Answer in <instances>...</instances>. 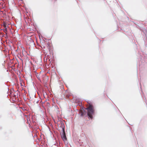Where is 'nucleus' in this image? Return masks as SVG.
Returning a JSON list of instances; mask_svg holds the SVG:
<instances>
[{"instance_id":"2","label":"nucleus","mask_w":147,"mask_h":147,"mask_svg":"<svg viewBox=\"0 0 147 147\" xmlns=\"http://www.w3.org/2000/svg\"><path fill=\"white\" fill-rule=\"evenodd\" d=\"M64 139L66 140V139L65 134H64V135L63 136V138Z\"/></svg>"},{"instance_id":"5","label":"nucleus","mask_w":147,"mask_h":147,"mask_svg":"<svg viewBox=\"0 0 147 147\" xmlns=\"http://www.w3.org/2000/svg\"><path fill=\"white\" fill-rule=\"evenodd\" d=\"M4 26L5 28V27H6V25H5V24H4Z\"/></svg>"},{"instance_id":"1","label":"nucleus","mask_w":147,"mask_h":147,"mask_svg":"<svg viewBox=\"0 0 147 147\" xmlns=\"http://www.w3.org/2000/svg\"><path fill=\"white\" fill-rule=\"evenodd\" d=\"M89 106L87 107L86 109L87 110V115L91 119L93 118V115L94 113V107L91 102H87Z\"/></svg>"},{"instance_id":"4","label":"nucleus","mask_w":147,"mask_h":147,"mask_svg":"<svg viewBox=\"0 0 147 147\" xmlns=\"http://www.w3.org/2000/svg\"><path fill=\"white\" fill-rule=\"evenodd\" d=\"M4 32L6 34H7V30L6 28Z\"/></svg>"},{"instance_id":"3","label":"nucleus","mask_w":147,"mask_h":147,"mask_svg":"<svg viewBox=\"0 0 147 147\" xmlns=\"http://www.w3.org/2000/svg\"><path fill=\"white\" fill-rule=\"evenodd\" d=\"M81 116H83L84 115V114L83 113V111H81Z\"/></svg>"}]
</instances>
